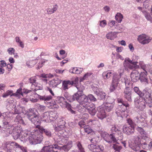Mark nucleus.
Listing matches in <instances>:
<instances>
[{"instance_id": "2eb2a0df", "label": "nucleus", "mask_w": 152, "mask_h": 152, "mask_svg": "<svg viewBox=\"0 0 152 152\" xmlns=\"http://www.w3.org/2000/svg\"><path fill=\"white\" fill-rule=\"evenodd\" d=\"M137 41L142 45H145L148 43L151 40L149 37L144 34H142L138 36Z\"/></svg>"}, {"instance_id": "6e6d98bb", "label": "nucleus", "mask_w": 152, "mask_h": 152, "mask_svg": "<svg viewBox=\"0 0 152 152\" xmlns=\"http://www.w3.org/2000/svg\"><path fill=\"white\" fill-rule=\"evenodd\" d=\"M7 51L10 55H14L15 50L13 48H10L7 49Z\"/></svg>"}, {"instance_id": "e2e57ef3", "label": "nucleus", "mask_w": 152, "mask_h": 152, "mask_svg": "<svg viewBox=\"0 0 152 152\" xmlns=\"http://www.w3.org/2000/svg\"><path fill=\"white\" fill-rule=\"evenodd\" d=\"M99 140V137L96 136L94 138L92 139L91 140V142L93 144H96L97 143Z\"/></svg>"}, {"instance_id": "0e129e2a", "label": "nucleus", "mask_w": 152, "mask_h": 152, "mask_svg": "<svg viewBox=\"0 0 152 152\" xmlns=\"http://www.w3.org/2000/svg\"><path fill=\"white\" fill-rule=\"evenodd\" d=\"M5 85L3 84H0V96L4 92Z\"/></svg>"}, {"instance_id": "a878e982", "label": "nucleus", "mask_w": 152, "mask_h": 152, "mask_svg": "<svg viewBox=\"0 0 152 152\" xmlns=\"http://www.w3.org/2000/svg\"><path fill=\"white\" fill-rule=\"evenodd\" d=\"M125 98L129 101H132L131 93L129 89L127 88H126L124 91Z\"/></svg>"}, {"instance_id": "de8ad7c7", "label": "nucleus", "mask_w": 152, "mask_h": 152, "mask_svg": "<svg viewBox=\"0 0 152 152\" xmlns=\"http://www.w3.org/2000/svg\"><path fill=\"white\" fill-rule=\"evenodd\" d=\"M22 90V89L20 87L19 89L17 90V91L14 94L18 98H20V96H23Z\"/></svg>"}, {"instance_id": "7c9ffc66", "label": "nucleus", "mask_w": 152, "mask_h": 152, "mask_svg": "<svg viewBox=\"0 0 152 152\" xmlns=\"http://www.w3.org/2000/svg\"><path fill=\"white\" fill-rule=\"evenodd\" d=\"M145 72H141L140 74H139V79H140L141 82H147V79L146 78L147 72L146 71Z\"/></svg>"}, {"instance_id": "412c9836", "label": "nucleus", "mask_w": 152, "mask_h": 152, "mask_svg": "<svg viewBox=\"0 0 152 152\" xmlns=\"http://www.w3.org/2000/svg\"><path fill=\"white\" fill-rule=\"evenodd\" d=\"M98 110L97 115L99 119L102 120L106 117L107 114L105 110L103 108L100 106L98 108Z\"/></svg>"}, {"instance_id": "dca6fc26", "label": "nucleus", "mask_w": 152, "mask_h": 152, "mask_svg": "<svg viewBox=\"0 0 152 152\" xmlns=\"http://www.w3.org/2000/svg\"><path fill=\"white\" fill-rule=\"evenodd\" d=\"M65 122L64 121H62L61 122V123L62 124L58 125L57 126L54 127V129L56 131L59 132V133L60 134V135H58H58H57L55 137H56L57 136H63L64 138H67V142L68 140V137L67 136H66L65 134H64L63 133H62V132H61V131H63L65 129Z\"/></svg>"}, {"instance_id": "052dcab7", "label": "nucleus", "mask_w": 152, "mask_h": 152, "mask_svg": "<svg viewBox=\"0 0 152 152\" xmlns=\"http://www.w3.org/2000/svg\"><path fill=\"white\" fill-rule=\"evenodd\" d=\"M133 89L134 92L137 94L140 97L141 95L142 92L140 90L139 88L137 87H135Z\"/></svg>"}, {"instance_id": "5701e85b", "label": "nucleus", "mask_w": 152, "mask_h": 152, "mask_svg": "<svg viewBox=\"0 0 152 152\" xmlns=\"http://www.w3.org/2000/svg\"><path fill=\"white\" fill-rule=\"evenodd\" d=\"M61 82V80L56 78L49 82V84L50 87H56Z\"/></svg>"}, {"instance_id": "6e6552de", "label": "nucleus", "mask_w": 152, "mask_h": 152, "mask_svg": "<svg viewBox=\"0 0 152 152\" xmlns=\"http://www.w3.org/2000/svg\"><path fill=\"white\" fill-rule=\"evenodd\" d=\"M117 101L118 104H122V105H119L120 107H118V109L121 110V107H122L123 110H122L121 111V113H120V111H117L116 114L118 115H119L122 117H126L128 115V111L126 110V109L127 107H129V104L128 103L124 104L123 102L122 99H118Z\"/></svg>"}, {"instance_id": "680f3d73", "label": "nucleus", "mask_w": 152, "mask_h": 152, "mask_svg": "<svg viewBox=\"0 0 152 152\" xmlns=\"http://www.w3.org/2000/svg\"><path fill=\"white\" fill-rule=\"evenodd\" d=\"M49 105L50 106L53 107L57 108L58 106L56 104V102L54 101H52L51 102H50Z\"/></svg>"}, {"instance_id": "c756f323", "label": "nucleus", "mask_w": 152, "mask_h": 152, "mask_svg": "<svg viewBox=\"0 0 152 152\" xmlns=\"http://www.w3.org/2000/svg\"><path fill=\"white\" fill-rule=\"evenodd\" d=\"M139 65H138L139 67H140L144 71H148L149 69L148 67L149 65L148 64H145L144 62L142 61H140L139 62Z\"/></svg>"}, {"instance_id": "ea45409f", "label": "nucleus", "mask_w": 152, "mask_h": 152, "mask_svg": "<svg viewBox=\"0 0 152 152\" xmlns=\"http://www.w3.org/2000/svg\"><path fill=\"white\" fill-rule=\"evenodd\" d=\"M112 73V72L110 71L104 72L102 74L103 77L104 79H108L111 77Z\"/></svg>"}, {"instance_id": "09e8293b", "label": "nucleus", "mask_w": 152, "mask_h": 152, "mask_svg": "<svg viewBox=\"0 0 152 152\" xmlns=\"http://www.w3.org/2000/svg\"><path fill=\"white\" fill-rule=\"evenodd\" d=\"M48 61L46 60H45L44 59H41L38 64L37 65V69H39L40 68L42 67L43 65H44L45 63Z\"/></svg>"}, {"instance_id": "4c0bfd02", "label": "nucleus", "mask_w": 152, "mask_h": 152, "mask_svg": "<svg viewBox=\"0 0 152 152\" xmlns=\"http://www.w3.org/2000/svg\"><path fill=\"white\" fill-rule=\"evenodd\" d=\"M2 147L4 149H6L7 150L10 149V147H11V142L4 141L2 145Z\"/></svg>"}, {"instance_id": "20e7f679", "label": "nucleus", "mask_w": 152, "mask_h": 152, "mask_svg": "<svg viewBox=\"0 0 152 152\" xmlns=\"http://www.w3.org/2000/svg\"><path fill=\"white\" fill-rule=\"evenodd\" d=\"M111 131L113 134H115L114 136L113 134L109 135L106 132H103L102 133V137L106 142L112 143L116 142L117 140H120L122 139L123 137L121 132L115 126H112Z\"/></svg>"}, {"instance_id": "72a5a7b5", "label": "nucleus", "mask_w": 152, "mask_h": 152, "mask_svg": "<svg viewBox=\"0 0 152 152\" xmlns=\"http://www.w3.org/2000/svg\"><path fill=\"white\" fill-rule=\"evenodd\" d=\"M53 97L50 95L40 96H39V99L42 100L44 101L45 103H46L47 101H49L52 99Z\"/></svg>"}, {"instance_id": "4be33fe9", "label": "nucleus", "mask_w": 152, "mask_h": 152, "mask_svg": "<svg viewBox=\"0 0 152 152\" xmlns=\"http://www.w3.org/2000/svg\"><path fill=\"white\" fill-rule=\"evenodd\" d=\"M139 74L138 71L137 70H133L130 74V77L132 81L134 82H136L139 79Z\"/></svg>"}, {"instance_id": "f3484780", "label": "nucleus", "mask_w": 152, "mask_h": 152, "mask_svg": "<svg viewBox=\"0 0 152 152\" xmlns=\"http://www.w3.org/2000/svg\"><path fill=\"white\" fill-rule=\"evenodd\" d=\"M134 121L133 122L136 124V123L138 124L139 126H141L143 127H145L147 126V124L144 118L140 115L134 118Z\"/></svg>"}, {"instance_id": "ddd939ff", "label": "nucleus", "mask_w": 152, "mask_h": 152, "mask_svg": "<svg viewBox=\"0 0 152 152\" xmlns=\"http://www.w3.org/2000/svg\"><path fill=\"white\" fill-rule=\"evenodd\" d=\"M134 104L135 107L140 110H143L145 107V100L140 97L135 99Z\"/></svg>"}, {"instance_id": "a18cd8bd", "label": "nucleus", "mask_w": 152, "mask_h": 152, "mask_svg": "<svg viewBox=\"0 0 152 152\" xmlns=\"http://www.w3.org/2000/svg\"><path fill=\"white\" fill-rule=\"evenodd\" d=\"M11 147H16V148H20L22 152L26 150L24 147L18 144L15 142H11Z\"/></svg>"}, {"instance_id": "39448f33", "label": "nucleus", "mask_w": 152, "mask_h": 152, "mask_svg": "<svg viewBox=\"0 0 152 152\" xmlns=\"http://www.w3.org/2000/svg\"><path fill=\"white\" fill-rule=\"evenodd\" d=\"M134 58L135 59H133L132 60L128 58L125 59L123 63V66L125 70L129 71L134 69L139 68V66L137 65L138 62L135 60L136 59L137 60L139 59V57L138 56H135Z\"/></svg>"}, {"instance_id": "1a4fd4ad", "label": "nucleus", "mask_w": 152, "mask_h": 152, "mask_svg": "<svg viewBox=\"0 0 152 152\" xmlns=\"http://www.w3.org/2000/svg\"><path fill=\"white\" fill-rule=\"evenodd\" d=\"M127 123L129 126L125 125L123 127V131L125 134L130 135L134 132L136 124L130 119L127 120Z\"/></svg>"}, {"instance_id": "c9c22d12", "label": "nucleus", "mask_w": 152, "mask_h": 152, "mask_svg": "<svg viewBox=\"0 0 152 152\" xmlns=\"http://www.w3.org/2000/svg\"><path fill=\"white\" fill-rule=\"evenodd\" d=\"M14 121L18 123L22 124L24 125H26L23 120L22 119V117L19 115L16 116V118L14 119Z\"/></svg>"}, {"instance_id": "6ab92c4d", "label": "nucleus", "mask_w": 152, "mask_h": 152, "mask_svg": "<svg viewBox=\"0 0 152 152\" xmlns=\"http://www.w3.org/2000/svg\"><path fill=\"white\" fill-rule=\"evenodd\" d=\"M151 94V90L149 88H146L142 92L140 97L144 99H150Z\"/></svg>"}, {"instance_id": "a19ab883", "label": "nucleus", "mask_w": 152, "mask_h": 152, "mask_svg": "<svg viewBox=\"0 0 152 152\" xmlns=\"http://www.w3.org/2000/svg\"><path fill=\"white\" fill-rule=\"evenodd\" d=\"M24 110H26L24 108L20 107L19 108L17 107L15 109V111L14 113L15 115L16 114L19 115L21 114V113L25 114V113H23L22 112Z\"/></svg>"}, {"instance_id": "aec40b11", "label": "nucleus", "mask_w": 152, "mask_h": 152, "mask_svg": "<svg viewBox=\"0 0 152 152\" xmlns=\"http://www.w3.org/2000/svg\"><path fill=\"white\" fill-rule=\"evenodd\" d=\"M112 103L109 102L104 103L101 106V107L103 108L104 110L106 109V111L108 112L110 111L114 106V100L112 99Z\"/></svg>"}, {"instance_id": "f257e3e1", "label": "nucleus", "mask_w": 152, "mask_h": 152, "mask_svg": "<svg viewBox=\"0 0 152 152\" xmlns=\"http://www.w3.org/2000/svg\"><path fill=\"white\" fill-rule=\"evenodd\" d=\"M38 129H35L32 132L26 130L22 131L20 127L17 126L15 127L12 132L8 130L9 134H12L13 138L17 139L19 137L21 141L23 142L27 140L32 145H36L40 143L42 141L43 137L42 133L43 132L47 136L50 137L51 136L50 131L48 129H44L42 126H38Z\"/></svg>"}, {"instance_id": "79ce46f5", "label": "nucleus", "mask_w": 152, "mask_h": 152, "mask_svg": "<svg viewBox=\"0 0 152 152\" xmlns=\"http://www.w3.org/2000/svg\"><path fill=\"white\" fill-rule=\"evenodd\" d=\"M35 107L40 111H43L46 109V107L45 106L38 104H35Z\"/></svg>"}, {"instance_id": "f8f14e48", "label": "nucleus", "mask_w": 152, "mask_h": 152, "mask_svg": "<svg viewBox=\"0 0 152 152\" xmlns=\"http://www.w3.org/2000/svg\"><path fill=\"white\" fill-rule=\"evenodd\" d=\"M2 116L3 117V124L5 125L8 124L10 121L15 116V114L12 112H6L2 114Z\"/></svg>"}, {"instance_id": "49530a36", "label": "nucleus", "mask_w": 152, "mask_h": 152, "mask_svg": "<svg viewBox=\"0 0 152 152\" xmlns=\"http://www.w3.org/2000/svg\"><path fill=\"white\" fill-rule=\"evenodd\" d=\"M115 18L118 23H121L123 18V16L121 13H118L115 16Z\"/></svg>"}, {"instance_id": "f704fd0d", "label": "nucleus", "mask_w": 152, "mask_h": 152, "mask_svg": "<svg viewBox=\"0 0 152 152\" xmlns=\"http://www.w3.org/2000/svg\"><path fill=\"white\" fill-rule=\"evenodd\" d=\"M15 41L19 47H20L22 48H24V43L21 40L19 37L18 36L16 37H15Z\"/></svg>"}, {"instance_id": "58836bf2", "label": "nucleus", "mask_w": 152, "mask_h": 152, "mask_svg": "<svg viewBox=\"0 0 152 152\" xmlns=\"http://www.w3.org/2000/svg\"><path fill=\"white\" fill-rule=\"evenodd\" d=\"M92 74L91 72H87L83 77H80V82H82L84 80H86L89 78Z\"/></svg>"}, {"instance_id": "864d4df0", "label": "nucleus", "mask_w": 152, "mask_h": 152, "mask_svg": "<svg viewBox=\"0 0 152 152\" xmlns=\"http://www.w3.org/2000/svg\"><path fill=\"white\" fill-rule=\"evenodd\" d=\"M113 148L115 151H119L122 148L121 145H119L118 143L114 144Z\"/></svg>"}, {"instance_id": "2f4dec72", "label": "nucleus", "mask_w": 152, "mask_h": 152, "mask_svg": "<svg viewBox=\"0 0 152 152\" xmlns=\"http://www.w3.org/2000/svg\"><path fill=\"white\" fill-rule=\"evenodd\" d=\"M142 148L146 150H152V140L148 144L144 142L141 144Z\"/></svg>"}, {"instance_id": "774afa93", "label": "nucleus", "mask_w": 152, "mask_h": 152, "mask_svg": "<svg viewBox=\"0 0 152 152\" xmlns=\"http://www.w3.org/2000/svg\"><path fill=\"white\" fill-rule=\"evenodd\" d=\"M96 145L94 144H91L88 145V148L89 149L94 152V150L95 148Z\"/></svg>"}, {"instance_id": "473e14b6", "label": "nucleus", "mask_w": 152, "mask_h": 152, "mask_svg": "<svg viewBox=\"0 0 152 152\" xmlns=\"http://www.w3.org/2000/svg\"><path fill=\"white\" fill-rule=\"evenodd\" d=\"M72 82L69 80L64 81L63 82L62 88L64 90L68 88L69 85H72Z\"/></svg>"}, {"instance_id": "37998d69", "label": "nucleus", "mask_w": 152, "mask_h": 152, "mask_svg": "<svg viewBox=\"0 0 152 152\" xmlns=\"http://www.w3.org/2000/svg\"><path fill=\"white\" fill-rule=\"evenodd\" d=\"M104 150V147L102 145H96L94 152H102Z\"/></svg>"}, {"instance_id": "bb28decb", "label": "nucleus", "mask_w": 152, "mask_h": 152, "mask_svg": "<svg viewBox=\"0 0 152 152\" xmlns=\"http://www.w3.org/2000/svg\"><path fill=\"white\" fill-rule=\"evenodd\" d=\"M118 32H110L108 33L106 35V37L108 39L110 40H114L117 37Z\"/></svg>"}, {"instance_id": "603ef678", "label": "nucleus", "mask_w": 152, "mask_h": 152, "mask_svg": "<svg viewBox=\"0 0 152 152\" xmlns=\"http://www.w3.org/2000/svg\"><path fill=\"white\" fill-rule=\"evenodd\" d=\"M77 145L79 149V152H77L73 151H72V152H85L84 148H83L80 142L77 143Z\"/></svg>"}, {"instance_id": "7ed1b4c3", "label": "nucleus", "mask_w": 152, "mask_h": 152, "mask_svg": "<svg viewBox=\"0 0 152 152\" xmlns=\"http://www.w3.org/2000/svg\"><path fill=\"white\" fill-rule=\"evenodd\" d=\"M67 140V138H64L63 136H57L54 138V140L57 143L44 146L40 152H53V148L59 150H63L65 151H68L72 147V142L71 141H69L66 145L62 146L59 145H63L66 142Z\"/></svg>"}, {"instance_id": "4468645a", "label": "nucleus", "mask_w": 152, "mask_h": 152, "mask_svg": "<svg viewBox=\"0 0 152 152\" xmlns=\"http://www.w3.org/2000/svg\"><path fill=\"white\" fill-rule=\"evenodd\" d=\"M129 147L133 150L138 151L140 150L141 142L140 139L139 137H137L135 138L134 143L133 144H130L129 142Z\"/></svg>"}, {"instance_id": "393cba45", "label": "nucleus", "mask_w": 152, "mask_h": 152, "mask_svg": "<svg viewBox=\"0 0 152 152\" xmlns=\"http://www.w3.org/2000/svg\"><path fill=\"white\" fill-rule=\"evenodd\" d=\"M49 112H47L43 113L39 117L40 119L43 121L49 122H50V120L49 117Z\"/></svg>"}, {"instance_id": "9d476101", "label": "nucleus", "mask_w": 152, "mask_h": 152, "mask_svg": "<svg viewBox=\"0 0 152 152\" xmlns=\"http://www.w3.org/2000/svg\"><path fill=\"white\" fill-rule=\"evenodd\" d=\"M56 102L59 104L63 108L66 107L72 113H75V111L72 109L70 104L67 103L65 98L62 96H58L56 99Z\"/></svg>"}, {"instance_id": "5fc2aeb1", "label": "nucleus", "mask_w": 152, "mask_h": 152, "mask_svg": "<svg viewBox=\"0 0 152 152\" xmlns=\"http://www.w3.org/2000/svg\"><path fill=\"white\" fill-rule=\"evenodd\" d=\"M36 77H32L29 80V82L31 83L32 84V85H34L36 86H37V84L36 83Z\"/></svg>"}, {"instance_id": "e433bc0d", "label": "nucleus", "mask_w": 152, "mask_h": 152, "mask_svg": "<svg viewBox=\"0 0 152 152\" xmlns=\"http://www.w3.org/2000/svg\"><path fill=\"white\" fill-rule=\"evenodd\" d=\"M86 123L89 125H93L95 126H99L100 125L99 122L98 120H89L87 121Z\"/></svg>"}, {"instance_id": "9b49d317", "label": "nucleus", "mask_w": 152, "mask_h": 152, "mask_svg": "<svg viewBox=\"0 0 152 152\" xmlns=\"http://www.w3.org/2000/svg\"><path fill=\"white\" fill-rule=\"evenodd\" d=\"M98 87V86L96 84H94L91 86L92 90L98 98L100 99H104L106 95L105 93L101 88H99Z\"/></svg>"}, {"instance_id": "f03ea898", "label": "nucleus", "mask_w": 152, "mask_h": 152, "mask_svg": "<svg viewBox=\"0 0 152 152\" xmlns=\"http://www.w3.org/2000/svg\"><path fill=\"white\" fill-rule=\"evenodd\" d=\"M76 87L78 90L76 93L72 97L73 100H77L83 107L86 109L91 115H94L97 112L95 105L88 102L87 96L83 94L85 89L84 86L80 84L76 85Z\"/></svg>"}, {"instance_id": "8fccbe9b", "label": "nucleus", "mask_w": 152, "mask_h": 152, "mask_svg": "<svg viewBox=\"0 0 152 152\" xmlns=\"http://www.w3.org/2000/svg\"><path fill=\"white\" fill-rule=\"evenodd\" d=\"M37 61V60L28 61L27 62V65L28 66L31 67L36 64Z\"/></svg>"}, {"instance_id": "c03bdc74", "label": "nucleus", "mask_w": 152, "mask_h": 152, "mask_svg": "<svg viewBox=\"0 0 152 152\" xmlns=\"http://www.w3.org/2000/svg\"><path fill=\"white\" fill-rule=\"evenodd\" d=\"M142 12L147 20L150 21L151 23H152V18L149 13L146 11H142Z\"/></svg>"}, {"instance_id": "3c124183", "label": "nucleus", "mask_w": 152, "mask_h": 152, "mask_svg": "<svg viewBox=\"0 0 152 152\" xmlns=\"http://www.w3.org/2000/svg\"><path fill=\"white\" fill-rule=\"evenodd\" d=\"M85 131L88 134L92 132V129L88 125H86L83 127Z\"/></svg>"}, {"instance_id": "338daca9", "label": "nucleus", "mask_w": 152, "mask_h": 152, "mask_svg": "<svg viewBox=\"0 0 152 152\" xmlns=\"http://www.w3.org/2000/svg\"><path fill=\"white\" fill-rule=\"evenodd\" d=\"M115 24V21L114 20H110L108 23V26L110 27H113Z\"/></svg>"}, {"instance_id": "423d86ee", "label": "nucleus", "mask_w": 152, "mask_h": 152, "mask_svg": "<svg viewBox=\"0 0 152 152\" xmlns=\"http://www.w3.org/2000/svg\"><path fill=\"white\" fill-rule=\"evenodd\" d=\"M26 116L28 119L34 124L36 128L38 129V126H40V119L39 117L34 113V110L31 108L28 111L24 110L22 111Z\"/></svg>"}, {"instance_id": "69168bd1", "label": "nucleus", "mask_w": 152, "mask_h": 152, "mask_svg": "<svg viewBox=\"0 0 152 152\" xmlns=\"http://www.w3.org/2000/svg\"><path fill=\"white\" fill-rule=\"evenodd\" d=\"M76 72L75 74H80L83 71V69L82 68H77L76 67V69L75 70Z\"/></svg>"}, {"instance_id": "4d7b16f0", "label": "nucleus", "mask_w": 152, "mask_h": 152, "mask_svg": "<svg viewBox=\"0 0 152 152\" xmlns=\"http://www.w3.org/2000/svg\"><path fill=\"white\" fill-rule=\"evenodd\" d=\"M88 98H88L89 99V100L91 102H94L96 101V99L94 97V96L92 94H89L88 95V96H87ZM89 102V101H88Z\"/></svg>"}, {"instance_id": "0eeeda50", "label": "nucleus", "mask_w": 152, "mask_h": 152, "mask_svg": "<svg viewBox=\"0 0 152 152\" xmlns=\"http://www.w3.org/2000/svg\"><path fill=\"white\" fill-rule=\"evenodd\" d=\"M119 73V76L116 73L113 74L111 86L110 88V90L113 92L117 89L118 86L120 78L121 77L122 74L124 73V69H120L118 70Z\"/></svg>"}, {"instance_id": "13d9d810", "label": "nucleus", "mask_w": 152, "mask_h": 152, "mask_svg": "<svg viewBox=\"0 0 152 152\" xmlns=\"http://www.w3.org/2000/svg\"><path fill=\"white\" fill-rule=\"evenodd\" d=\"M59 54L60 55L62 56V58L64 59L67 56V53H66L65 51L64 50H62L59 51Z\"/></svg>"}, {"instance_id": "b1692460", "label": "nucleus", "mask_w": 152, "mask_h": 152, "mask_svg": "<svg viewBox=\"0 0 152 152\" xmlns=\"http://www.w3.org/2000/svg\"><path fill=\"white\" fill-rule=\"evenodd\" d=\"M137 129L139 132L142 139L146 140L149 138V135L142 128L138 127Z\"/></svg>"}, {"instance_id": "cd10ccee", "label": "nucleus", "mask_w": 152, "mask_h": 152, "mask_svg": "<svg viewBox=\"0 0 152 152\" xmlns=\"http://www.w3.org/2000/svg\"><path fill=\"white\" fill-rule=\"evenodd\" d=\"M121 80L122 82H124L125 83L126 88H127L128 89H129L128 86L131 84V82L130 79L128 78V77L126 76H124L121 78Z\"/></svg>"}, {"instance_id": "a211bd4d", "label": "nucleus", "mask_w": 152, "mask_h": 152, "mask_svg": "<svg viewBox=\"0 0 152 152\" xmlns=\"http://www.w3.org/2000/svg\"><path fill=\"white\" fill-rule=\"evenodd\" d=\"M40 95L36 94L35 92H32V95L30 96V97L27 98H23L22 100L27 102L28 101H30L32 102H36L38 101L37 98H39Z\"/></svg>"}, {"instance_id": "c85d7f7f", "label": "nucleus", "mask_w": 152, "mask_h": 152, "mask_svg": "<svg viewBox=\"0 0 152 152\" xmlns=\"http://www.w3.org/2000/svg\"><path fill=\"white\" fill-rule=\"evenodd\" d=\"M49 117L50 121H53L54 120L56 119L58 117V115L57 112L56 111H50L49 112Z\"/></svg>"}, {"instance_id": "bf43d9fd", "label": "nucleus", "mask_w": 152, "mask_h": 152, "mask_svg": "<svg viewBox=\"0 0 152 152\" xmlns=\"http://www.w3.org/2000/svg\"><path fill=\"white\" fill-rule=\"evenodd\" d=\"M107 23L105 20H101L99 21V26L102 28H104L107 25Z\"/></svg>"}]
</instances>
